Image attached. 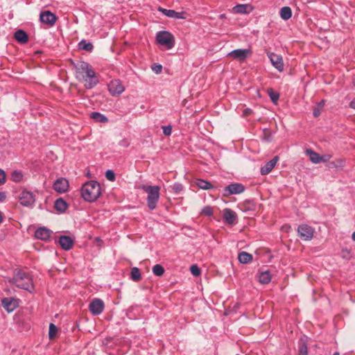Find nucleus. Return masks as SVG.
I'll use <instances>...</instances> for the list:
<instances>
[{"label":"nucleus","mask_w":355,"mask_h":355,"mask_svg":"<svg viewBox=\"0 0 355 355\" xmlns=\"http://www.w3.org/2000/svg\"><path fill=\"white\" fill-rule=\"evenodd\" d=\"M252 10V7L250 4H238L233 8L234 13L248 14Z\"/></svg>","instance_id":"aec40b11"},{"label":"nucleus","mask_w":355,"mask_h":355,"mask_svg":"<svg viewBox=\"0 0 355 355\" xmlns=\"http://www.w3.org/2000/svg\"><path fill=\"white\" fill-rule=\"evenodd\" d=\"M278 160V156H275L272 159L266 163V164L263 166L260 169L261 174L265 175L270 173L277 164Z\"/></svg>","instance_id":"dca6fc26"},{"label":"nucleus","mask_w":355,"mask_h":355,"mask_svg":"<svg viewBox=\"0 0 355 355\" xmlns=\"http://www.w3.org/2000/svg\"><path fill=\"white\" fill-rule=\"evenodd\" d=\"M250 55L249 49H238L231 51L228 55L239 61L245 60Z\"/></svg>","instance_id":"4468645a"},{"label":"nucleus","mask_w":355,"mask_h":355,"mask_svg":"<svg viewBox=\"0 0 355 355\" xmlns=\"http://www.w3.org/2000/svg\"><path fill=\"white\" fill-rule=\"evenodd\" d=\"M40 20L42 23L53 26L56 22L57 17L52 12L45 10L40 13Z\"/></svg>","instance_id":"9b49d317"},{"label":"nucleus","mask_w":355,"mask_h":355,"mask_svg":"<svg viewBox=\"0 0 355 355\" xmlns=\"http://www.w3.org/2000/svg\"><path fill=\"white\" fill-rule=\"evenodd\" d=\"M245 191V187L241 183H232L223 189V196L227 197L232 195L239 194Z\"/></svg>","instance_id":"423d86ee"},{"label":"nucleus","mask_w":355,"mask_h":355,"mask_svg":"<svg viewBox=\"0 0 355 355\" xmlns=\"http://www.w3.org/2000/svg\"><path fill=\"white\" fill-rule=\"evenodd\" d=\"M297 233L302 239L310 241L313 236L314 229L306 224H302L298 226Z\"/></svg>","instance_id":"0eeeda50"},{"label":"nucleus","mask_w":355,"mask_h":355,"mask_svg":"<svg viewBox=\"0 0 355 355\" xmlns=\"http://www.w3.org/2000/svg\"><path fill=\"white\" fill-rule=\"evenodd\" d=\"M6 198L4 192L0 191V202H3Z\"/></svg>","instance_id":"8fccbe9b"},{"label":"nucleus","mask_w":355,"mask_h":355,"mask_svg":"<svg viewBox=\"0 0 355 355\" xmlns=\"http://www.w3.org/2000/svg\"><path fill=\"white\" fill-rule=\"evenodd\" d=\"M94 245H96L98 248V249H100L103 245V241L100 239V237H96L94 241Z\"/></svg>","instance_id":"49530a36"},{"label":"nucleus","mask_w":355,"mask_h":355,"mask_svg":"<svg viewBox=\"0 0 355 355\" xmlns=\"http://www.w3.org/2000/svg\"><path fill=\"white\" fill-rule=\"evenodd\" d=\"M238 259L241 263H248L252 260V255L247 252L239 253Z\"/></svg>","instance_id":"393cba45"},{"label":"nucleus","mask_w":355,"mask_h":355,"mask_svg":"<svg viewBox=\"0 0 355 355\" xmlns=\"http://www.w3.org/2000/svg\"><path fill=\"white\" fill-rule=\"evenodd\" d=\"M352 239L354 241H355V231L352 233Z\"/></svg>","instance_id":"6e6d98bb"},{"label":"nucleus","mask_w":355,"mask_h":355,"mask_svg":"<svg viewBox=\"0 0 355 355\" xmlns=\"http://www.w3.org/2000/svg\"><path fill=\"white\" fill-rule=\"evenodd\" d=\"M242 210L244 211H252L256 208V205L254 204L253 200H245L242 204Z\"/></svg>","instance_id":"c85d7f7f"},{"label":"nucleus","mask_w":355,"mask_h":355,"mask_svg":"<svg viewBox=\"0 0 355 355\" xmlns=\"http://www.w3.org/2000/svg\"><path fill=\"white\" fill-rule=\"evenodd\" d=\"M158 10L168 17L174 18V19H185L186 18L185 12H178L174 10H168L166 8H163L162 7H159Z\"/></svg>","instance_id":"2eb2a0df"},{"label":"nucleus","mask_w":355,"mask_h":355,"mask_svg":"<svg viewBox=\"0 0 355 355\" xmlns=\"http://www.w3.org/2000/svg\"><path fill=\"white\" fill-rule=\"evenodd\" d=\"M164 268L160 264H156L153 267V272L155 275L160 277L164 273Z\"/></svg>","instance_id":"72a5a7b5"},{"label":"nucleus","mask_w":355,"mask_h":355,"mask_svg":"<svg viewBox=\"0 0 355 355\" xmlns=\"http://www.w3.org/2000/svg\"><path fill=\"white\" fill-rule=\"evenodd\" d=\"M105 309V303L100 298H94L90 302V313L94 315H98Z\"/></svg>","instance_id":"1a4fd4ad"},{"label":"nucleus","mask_w":355,"mask_h":355,"mask_svg":"<svg viewBox=\"0 0 355 355\" xmlns=\"http://www.w3.org/2000/svg\"><path fill=\"white\" fill-rule=\"evenodd\" d=\"M78 49L89 51V42H87V41L85 40H81L78 43Z\"/></svg>","instance_id":"a19ab883"},{"label":"nucleus","mask_w":355,"mask_h":355,"mask_svg":"<svg viewBox=\"0 0 355 355\" xmlns=\"http://www.w3.org/2000/svg\"><path fill=\"white\" fill-rule=\"evenodd\" d=\"M156 40L159 44L166 46L167 49H171L175 46V37L168 31L157 32Z\"/></svg>","instance_id":"20e7f679"},{"label":"nucleus","mask_w":355,"mask_h":355,"mask_svg":"<svg viewBox=\"0 0 355 355\" xmlns=\"http://www.w3.org/2000/svg\"><path fill=\"white\" fill-rule=\"evenodd\" d=\"M6 181V173L3 170L0 169V184H3Z\"/></svg>","instance_id":"de8ad7c7"},{"label":"nucleus","mask_w":355,"mask_h":355,"mask_svg":"<svg viewBox=\"0 0 355 355\" xmlns=\"http://www.w3.org/2000/svg\"><path fill=\"white\" fill-rule=\"evenodd\" d=\"M252 112V110L250 109V108H246L245 110H244L243 111V115L245 116H248L250 114H251Z\"/></svg>","instance_id":"3c124183"},{"label":"nucleus","mask_w":355,"mask_h":355,"mask_svg":"<svg viewBox=\"0 0 355 355\" xmlns=\"http://www.w3.org/2000/svg\"><path fill=\"white\" fill-rule=\"evenodd\" d=\"M196 185L199 188L204 189V190H207V189L214 188V186L211 184V182L204 180H202V179L197 180Z\"/></svg>","instance_id":"c756f323"},{"label":"nucleus","mask_w":355,"mask_h":355,"mask_svg":"<svg viewBox=\"0 0 355 355\" xmlns=\"http://www.w3.org/2000/svg\"><path fill=\"white\" fill-rule=\"evenodd\" d=\"M298 355H308L307 345L304 342L300 343L299 345Z\"/></svg>","instance_id":"4c0bfd02"},{"label":"nucleus","mask_w":355,"mask_h":355,"mask_svg":"<svg viewBox=\"0 0 355 355\" xmlns=\"http://www.w3.org/2000/svg\"><path fill=\"white\" fill-rule=\"evenodd\" d=\"M81 197L87 202L89 201V181L85 182L81 188Z\"/></svg>","instance_id":"7c9ffc66"},{"label":"nucleus","mask_w":355,"mask_h":355,"mask_svg":"<svg viewBox=\"0 0 355 355\" xmlns=\"http://www.w3.org/2000/svg\"><path fill=\"white\" fill-rule=\"evenodd\" d=\"M349 106L352 108L355 109V98H354L349 103Z\"/></svg>","instance_id":"603ef678"},{"label":"nucleus","mask_w":355,"mask_h":355,"mask_svg":"<svg viewBox=\"0 0 355 355\" xmlns=\"http://www.w3.org/2000/svg\"><path fill=\"white\" fill-rule=\"evenodd\" d=\"M333 355H340L338 352H334Z\"/></svg>","instance_id":"052dcab7"},{"label":"nucleus","mask_w":355,"mask_h":355,"mask_svg":"<svg viewBox=\"0 0 355 355\" xmlns=\"http://www.w3.org/2000/svg\"><path fill=\"white\" fill-rule=\"evenodd\" d=\"M23 178V174L21 172L18 171H14L11 173V179L12 181L15 182H19L22 180Z\"/></svg>","instance_id":"c9c22d12"},{"label":"nucleus","mask_w":355,"mask_h":355,"mask_svg":"<svg viewBox=\"0 0 355 355\" xmlns=\"http://www.w3.org/2000/svg\"><path fill=\"white\" fill-rule=\"evenodd\" d=\"M2 222H3V216H2L1 211H0V223H1Z\"/></svg>","instance_id":"864d4df0"},{"label":"nucleus","mask_w":355,"mask_h":355,"mask_svg":"<svg viewBox=\"0 0 355 355\" xmlns=\"http://www.w3.org/2000/svg\"><path fill=\"white\" fill-rule=\"evenodd\" d=\"M99 83L98 77L95 71L90 68V89L96 86Z\"/></svg>","instance_id":"473e14b6"},{"label":"nucleus","mask_w":355,"mask_h":355,"mask_svg":"<svg viewBox=\"0 0 355 355\" xmlns=\"http://www.w3.org/2000/svg\"><path fill=\"white\" fill-rule=\"evenodd\" d=\"M321 114V111H320V108H315L313 110V115L315 116V117H318V116H320Z\"/></svg>","instance_id":"09e8293b"},{"label":"nucleus","mask_w":355,"mask_h":355,"mask_svg":"<svg viewBox=\"0 0 355 355\" xmlns=\"http://www.w3.org/2000/svg\"><path fill=\"white\" fill-rule=\"evenodd\" d=\"M140 188L147 193V205L150 210H154L157 207L159 199L160 187L142 184Z\"/></svg>","instance_id":"f257e3e1"},{"label":"nucleus","mask_w":355,"mask_h":355,"mask_svg":"<svg viewBox=\"0 0 355 355\" xmlns=\"http://www.w3.org/2000/svg\"><path fill=\"white\" fill-rule=\"evenodd\" d=\"M268 56L274 67H275L280 72L284 71V64L283 58L281 55L275 53H268Z\"/></svg>","instance_id":"ddd939ff"},{"label":"nucleus","mask_w":355,"mask_h":355,"mask_svg":"<svg viewBox=\"0 0 355 355\" xmlns=\"http://www.w3.org/2000/svg\"><path fill=\"white\" fill-rule=\"evenodd\" d=\"M76 68V78L85 83V87L87 88V79L89 78V64L86 62L78 60L74 63Z\"/></svg>","instance_id":"7ed1b4c3"},{"label":"nucleus","mask_w":355,"mask_h":355,"mask_svg":"<svg viewBox=\"0 0 355 355\" xmlns=\"http://www.w3.org/2000/svg\"><path fill=\"white\" fill-rule=\"evenodd\" d=\"M68 207V204L62 198L57 199L54 203V208L59 212L64 213Z\"/></svg>","instance_id":"5701e85b"},{"label":"nucleus","mask_w":355,"mask_h":355,"mask_svg":"<svg viewBox=\"0 0 355 355\" xmlns=\"http://www.w3.org/2000/svg\"><path fill=\"white\" fill-rule=\"evenodd\" d=\"M173 190L175 193H179L183 189V186L180 183H175L173 185Z\"/></svg>","instance_id":"c03bdc74"},{"label":"nucleus","mask_w":355,"mask_h":355,"mask_svg":"<svg viewBox=\"0 0 355 355\" xmlns=\"http://www.w3.org/2000/svg\"><path fill=\"white\" fill-rule=\"evenodd\" d=\"M306 152L309 155V158L313 163L318 164L322 161V157L313 150L307 149Z\"/></svg>","instance_id":"b1692460"},{"label":"nucleus","mask_w":355,"mask_h":355,"mask_svg":"<svg viewBox=\"0 0 355 355\" xmlns=\"http://www.w3.org/2000/svg\"><path fill=\"white\" fill-rule=\"evenodd\" d=\"M202 214L207 216H211L213 214L212 207L210 206L205 207L202 210Z\"/></svg>","instance_id":"79ce46f5"},{"label":"nucleus","mask_w":355,"mask_h":355,"mask_svg":"<svg viewBox=\"0 0 355 355\" xmlns=\"http://www.w3.org/2000/svg\"><path fill=\"white\" fill-rule=\"evenodd\" d=\"M100 184L95 180H90V202L96 201L101 195Z\"/></svg>","instance_id":"f8f14e48"},{"label":"nucleus","mask_w":355,"mask_h":355,"mask_svg":"<svg viewBox=\"0 0 355 355\" xmlns=\"http://www.w3.org/2000/svg\"><path fill=\"white\" fill-rule=\"evenodd\" d=\"M59 244L63 250H69L73 245V240L69 236H60Z\"/></svg>","instance_id":"6ab92c4d"},{"label":"nucleus","mask_w":355,"mask_h":355,"mask_svg":"<svg viewBox=\"0 0 355 355\" xmlns=\"http://www.w3.org/2000/svg\"><path fill=\"white\" fill-rule=\"evenodd\" d=\"M58 331L57 327L53 324L51 323L49 328V338L50 340H53Z\"/></svg>","instance_id":"e433bc0d"},{"label":"nucleus","mask_w":355,"mask_h":355,"mask_svg":"<svg viewBox=\"0 0 355 355\" xmlns=\"http://www.w3.org/2000/svg\"><path fill=\"white\" fill-rule=\"evenodd\" d=\"M92 49H93V46H92V44L90 43V47H89L90 51L92 50Z\"/></svg>","instance_id":"bf43d9fd"},{"label":"nucleus","mask_w":355,"mask_h":355,"mask_svg":"<svg viewBox=\"0 0 355 355\" xmlns=\"http://www.w3.org/2000/svg\"><path fill=\"white\" fill-rule=\"evenodd\" d=\"M152 69L155 73L158 74L162 72V66L161 64H155Z\"/></svg>","instance_id":"a18cd8bd"},{"label":"nucleus","mask_w":355,"mask_h":355,"mask_svg":"<svg viewBox=\"0 0 355 355\" xmlns=\"http://www.w3.org/2000/svg\"><path fill=\"white\" fill-rule=\"evenodd\" d=\"M108 91L112 96H118L121 95L125 90V87L121 81L119 79L111 80L107 84Z\"/></svg>","instance_id":"39448f33"},{"label":"nucleus","mask_w":355,"mask_h":355,"mask_svg":"<svg viewBox=\"0 0 355 355\" xmlns=\"http://www.w3.org/2000/svg\"><path fill=\"white\" fill-rule=\"evenodd\" d=\"M51 233L52 232L49 229L45 227H40L36 230L35 236L37 239L47 241L51 237Z\"/></svg>","instance_id":"f3484780"},{"label":"nucleus","mask_w":355,"mask_h":355,"mask_svg":"<svg viewBox=\"0 0 355 355\" xmlns=\"http://www.w3.org/2000/svg\"><path fill=\"white\" fill-rule=\"evenodd\" d=\"M85 174L87 177H89V170L88 171L86 170L85 172Z\"/></svg>","instance_id":"13d9d810"},{"label":"nucleus","mask_w":355,"mask_h":355,"mask_svg":"<svg viewBox=\"0 0 355 355\" xmlns=\"http://www.w3.org/2000/svg\"><path fill=\"white\" fill-rule=\"evenodd\" d=\"M19 200L21 205L31 207L34 204L35 198L32 192L24 190L19 196Z\"/></svg>","instance_id":"6e6552de"},{"label":"nucleus","mask_w":355,"mask_h":355,"mask_svg":"<svg viewBox=\"0 0 355 355\" xmlns=\"http://www.w3.org/2000/svg\"><path fill=\"white\" fill-rule=\"evenodd\" d=\"M260 283L267 284L271 281V275L268 270L261 272L259 275Z\"/></svg>","instance_id":"a878e982"},{"label":"nucleus","mask_w":355,"mask_h":355,"mask_svg":"<svg viewBox=\"0 0 355 355\" xmlns=\"http://www.w3.org/2000/svg\"><path fill=\"white\" fill-rule=\"evenodd\" d=\"M190 271L191 274L196 277L199 276L201 273V270L197 265H192L190 267Z\"/></svg>","instance_id":"58836bf2"},{"label":"nucleus","mask_w":355,"mask_h":355,"mask_svg":"<svg viewBox=\"0 0 355 355\" xmlns=\"http://www.w3.org/2000/svg\"><path fill=\"white\" fill-rule=\"evenodd\" d=\"M280 17L284 20H288L292 16V10L290 7L284 6L281 8L280 12Z\"/></svg>","instance_id":"bb28decb"},{"label":"nucleus","mask_w":355,"mask_h":355,"mask_svg":"<svg viewBox=\"0 0 355 355\" xmlns=\"http://www.w3.org/2000/svg\"><path fill=\"white\" fill-rule=\"evenodd\" d=\"M15 39L20 44H26L28 41V34L23 30H17L14 34Z\"/></svg>","instance_id":"412c9836"},{"label":"nucleus","mask_w":355,"mask_h":355,"mask_svg":"<svg viewBox=\"0 0 355 355\" xmlns=\"http://www.w3.org/2000/svg\"><path fill=\"white\" fill-rule=\"evenodd\" d=\"M3 307L8 312L12 311L16 308V303L13 299L5 297L1 300Z\"/></svg>","instance_id":"4be33fe9"},{"label":"nucleus","mask_w":355,"mask_h":355,"mask_svg":"<svg viewBox=\"0 0 355 355\" xmlns=\"http://www.w3.org/2000/svg\"><path fill=\"white\" fill-rule=\"evenodd\" d=\"M90 118L93 119L96 122L105 123L107 121V118L97 112H94L90 114Z\"/></svg>","instance_id":"cd10ccee"},{"label":"nucleus","mask_w":355,"mask_h":355,"mask_svg":"<svg viewBox=\"0 0 355 355\" xmlns=\"http://www.w3.org/2000/svg\"><path fill=\"white\" fill-rule=\"evenodd\" d=\"M162 129H163V133L164 135L170 136L171 135V132H172V126L171 125H168L162 126Z\"/></svg>","instance_id":"37998d69"},{"label":"nucleus","mask_w":355,"mask_h":355,"mask_svg":"<svg viewBox=\"0 0 355 355\" xmlns=\"http://www.w3.org/2000/svg\"><path fill=\"white\" fill-rule=\"evenodd\" d=\"M219 17H220V19H224V18H225L226 17H225V14H221V15H220Z\"/></svg>","instance_id":"4d7b16f0"},{"label":"nucleus","mask_w":355,"mask_h":355,"mask_svg":"<svg viewBox=\"0 0 355 355\" xmlns=\"http://www.w3.org/2000/svg\"><path fill=\"white\" fill-rule=\"evenodd\" d=\"M268 94L269 95L271 101L274 103H277L279 98V94L275 92L273 89L270 88L268 89Z\"/></svg>","instance_id":"f704fd0d"},{"label":"nucleus","mask_w":355,"mask_h":355,"mask_svg":"<svg viewBox=\"0 0 355 355\" xmlns=\"http://www.w3.org/2000/svg\"><path fill=\"white\" fill-rule=\"evenodd\" d=\"M69 187V181L64 178H58L53 184V189L59 193H64L67 192Z\"/></svg>","instance_id":"9d476101"},{"label":"nucleus","mask_w":355,"mask_h":355,"mask_svg":"<svg viewBox=\"0 0 355 355\" xmlns=\"http://www.w3.org/2000/svg\"><path fill=\"white\" fill-rule=\"evenodd\" d=\"M10 283L15 284L18 288L31 291L33 288L31 277L26 272L19 270L14 277L9 280Z\"/></svg>","instance_id":"f03ea898"},{"label":"nucleus","mask_w":355,"mask_h":355,"mask_svg":"<svg viewBox=\"0 0 355 355\" xmlns=\"http://www.w3.org/2000/svg\"><path fill=\"white\" fill-rule=\"evenodd\" d=\"M130 278L134 282H139L141 279V272L138 268L134 267L132 268Z\"/></svg>","instance_id":"2f4dec72"},{"label":"nucleus","mask_w":355,"mask_h":355,"mask_svg":"<svg viewBox=\"0 0 355 355\" xmlns=\"http://www.w3.org/2000/svg\"><path fill=\"white\" fill-rule=\"evenodd\" d=\"M105 178L110 181H114L116 178L114 172L112 170H107L105 172Z\"/></svg>","instance_id":"ea45409f"},{"label":"nucleus","mask_w":355,"mask_h":355,"mask_svg":"<svg viewBox=\"0 0 355 355\" xmlns=\"http://www.w3.org/2000/svg\"><path fill=\"white\" fill-rule=\"evenodd\" d=\"M223 219L229 225L235 224L236 222V214L232 209L226 208L223 211Z\"/></svg>","instance_id":"a211bd4d"},{"label":"nucleus","mask_w":355,"mask_h":355,"mask_svg":"<svg viewBox=\"0 0 355 355\" xmlns=\"http://www.w3.org/2000/svg\"><path fill=\"white\" fill-rule=\"evenodd\" d=\"M352 85L355 87V75L352 78Z\"/></svg>","instance_id":"5fc2aeb1"}]
</instances>
